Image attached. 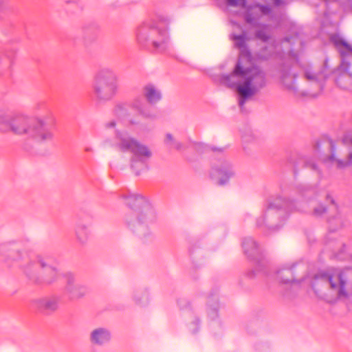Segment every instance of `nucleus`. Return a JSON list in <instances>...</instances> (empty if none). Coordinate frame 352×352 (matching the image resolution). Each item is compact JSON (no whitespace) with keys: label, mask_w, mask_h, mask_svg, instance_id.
<instances>
[{"label":"nucleus","mask_w":352,"mask_h":352,"mask_svg":"<svg viewBox=\"0 0 352 352\" xmlns=\"http://www.w3.org/2000/svg\"><path fill=\"white\" fill-rule=\"evenodd\" d=\"M234 174L230 166L224 167L223 169H214L212 173V176L214 177L217 183L220 185L225 184L229 178Z\"/></svg>","instance_id":"21"},{"label":"nucleus","mask_w":352,"mask_h":352,"mask_svg":"<svg viewBox=\"0 0 352 352\" xmlns=\"http://www.w3.org/2000/svg\"><path fill=\"white\" fill-rule=\"evenodd\" d=\"M312 287L320 298L329 302L348 296L346 278L339 270L317 274L312 281Z\"/></svg>","instance_id":"5"},{"label":"nucleus","mask_w":352,"mask_h":352,"mask_svg":"<svg viewBox=\"0 0 352 352\" xmlns=\"http://www.w3.org/2000/svg\"><path fill=\"white\" fill-rule=\"evenodd\" d=\"M255 37L263 42H267L271 38V32L269 27L265 25L259 26L255 32Z\"/></svg>","instance_id":"24"},{"label":"nucleus","mask_w":352,"mask_h":352,"mask_svg":"<svg viewBox=\"0 0 352 352\" xmlns=\"http://www.w3.org/2000/svg\"><path fill=\"white\" fill-rule=\"evenodd\" d=\"M177 304L179 305L181 309H186V314H190V309H188V308L190 307V304L187 300L184 298L179 299L177 301Z\"/></svg>","instance_id":"28"},{"label":"nucleus","mask_w":352,"mask_h":352,"mask_svg":"<svg viewBox=\"0 0 352 352\" xmlns=\"http://www.w3.org/2000/svg\"><path fill=\"white\" fill-rule=\"evenodd\" d=\"M129 107L130 106L127 103H118L113 109V114L118 119L124 122L126 125L138 124V121L129 118Z\"/></svg>","instance_id":"16"},{"label":"nucleus","mask_w":352,"mask_h":352,"mask_svg":"<svg viewBox=\"0 0 352 352\" xmlns=\"http://www.w3.org/2000/svg\"><path fill=\"white\" fill-rule=\"evenodd\" d=\"M111 338V332L105 328H97L90 333V342L97 346H102L108 343Z\"/></svg>","instance_id":"15"},{"label":"nucleus","mask_w":352,"mask_h":352,"mask_svg":"<svg viewBox=\"0 0 352 352\" xmlns=\"http://www.w3.org/2000/svg\"><path fill=\"white\" fill-rule=\"evenodd\" d=\"M171 148H174L177 151H182L184 149V145L180 142L175 140L170 146Z\"/></svg>","instance_id":"31"},{"label":"nucleus","mask_w":352,"mask_h":352,"mask_svg":"<svg viewBox=\"0 0 352 352\" xmlns=\"http://www.w3.org/2000/svg\"><path fill=\"white\" fill-rule=\"evenodd\" d=\"M131 209L125 215L127 228L143 243L152 242L155 236L151 226L157 220V212L152 204L141 195L129 192L122 196Z\"/></svg>","instance_id":"3"},{"label":"nucleus","mask_w":352,"mask_h":352,"mask_svg":"<svg viewBox=\"0 0 352 352\" xmlns=\"http://www.w3.org/2000/svg\"><path fill=\"white\" fill-rule=\"evenodd\" d=\"M77 0H66V2L67 3H70V2H76Z\"/></svg>","instance_id":"40"},{"label":"nucleus","mask_w":352,"mask_h":352,"mask_svg":"<svg viewBox=\"0 0 352 352\" xmlns=\"http://www.w3.org/2000/svg\"><path fill=\"white\" fill-rule=\"evenodd\" d=\"M39 107H45V104H37V107L38 108Z\"/></svg>","instance_id":"41"},{"label":"nucleus","mask_w":352,"mask_h":352,"mask_svg":"<svg viewBox=\"0 0 352 352\" xmlns=\"http://www.w3.org/2000/svg\"><path fill=\"white\" fill-rule=\"evenodd\" d=\"M196 330H197V329H196V327H195V329L193 330V333H195V332H196Z\"/></svg>","instance_id":"43"},{"label":"nucleus","mask_w":352,"mask_h":352,"mask_svg":"<svg viewBox=\"0 0 352 352\" xmlns=\"http://www.w3.org/2000/svg\"><path fill=\"white\" fill-rule=\"evenodd\" d=\"M258 57L262 59H267L270 57V54H265L263 51L258 54Z\"/></svg>","instance_id":"36"},{"label":"nucleus","mask_w":352,"mask_h":352,"mask_svg":"<svg viewBox=\"0 0 352 352\" xmlns=\"http://www.w3.org/2000/svg\"><path fill=\"white\" fill-rule=\"evenodd\" d=\"M305 76L306 79L312 82H318L323 80L326 76L322 72L315 73L311 68H308L305 71Z\"/></svg>","instance_id":"25"},{"label":"nucleus","mask_w":352,"mask_h":352,"mask_svg":"<svg viewBox=\"0 0 352 352\" xmlns=\"http://www.w3.org/2000/svg\"><path fill=\"white\" fill-rule=\"evenodd\" d=\"M243 247L246 254H253L256 252L257 245L252 239H247L243 243Z\"/></svg>","instance_id":"26"},{"label":"nucleus","mask_w":352,"mask_h":352,"mask_svg":"<svg viewBox=\"0 0 352 352\" xmlns=\"http://www.w3.org/2000/svg\"><path fill=\"white\" fill-rule=\"evenodd\" d=\"M136 39L142 47L157 52L165 53L171 48L168 27L161 28L154 21H146L136 30Z\"/></svg>","instance_id":"6"},{"label":"nucleus","mask_w":352,"mask_h":352,"mask_svg":"<svg viewBox=\"0 0 352 352\" xmlns=\"http://www.w3.org/2000/svg\"><path fill=\"white\" fill-rule=\"evenodd\" d=\"M296 74L290 65H283L280 71V78L283 85L288 89L296 88Z\"/></svg>","instance_id":"17"},{"label":"nucleus","mask_w":352,"mask_h":352,"mask_svg":"<svg viewBox=\"0 0 352 352\" xmlns=\"http://www.w3.org/2000/svg\"><path fill=\"white\" fill-rule=\"evenodd\" d=\"M91 231L87 225L79 221L76 223L75 227V236L76 241L81 245H85L87 243Z\"/></svg>","instance_id":"20"},{"label":"nucleus","mask_w":352,"mask_h":352,"mask_svg":"<svg viewBox=\"0 0 352 352\" xmlns=\"http://www.w3.org/2000/svg\"><path fill=\"white\" fill-rule=\"evenodd\" d=\"M196 146H197L196 143H193V147H194V148H196Z\"/></svg>","instance_id":"42"},{"label":"nucleus","mask_w":352,"mask_h":352,"mask_svg":"<svg viewBox=\"0 0 352 352\" xmlns=\"http://www.w3.org/2000/svg\"><path fill=\"white\" fill-rule=\"evenodd\" d=\"M117 125V122L116 120H111L109 121H107L104 124V126L106 129H114Z\"/></svg>","instance_id":"33"},{"label":"nucleus","mask_w":352,"mask_h":352,"mask_svg":"<svg viewBox=\"0 0 352 352\" xmlns=\"http://www.w3.org/2000/svg\"><path fill=\"white\" fill-rule=\"evenodd\" d=\"M85 151H87V152H89V151H92V149H91V148H90V147H87V148H85Z\"/></svg>","instance_id":"39"},{"label":"nucleus","mask_w":352,"mask_h":352,"mask_svg":"<svg viewBox=\"0 0 352 352\" xmlns=\"http://www.w3.org/2000/svg\"><path fill=\"white\" fill-rule=\"evenodd\" d=\"M0 254H6L8 261L15 263L25 274V269L36 263L38 256H31L27 252L10 250L8 243L0 245Z\"/></svg>","instance_id":"12"},{"label":"nucleus","mask_w":352,"mask_h":352,"mask_svg":"<svg viewBox=\"0 0 352 352\" xmlns=\"http://www.w3.org/2000/svg\"><path fill=\"white\" fill-rule=\"evenodd\" d=\"M112 146L120 152L131 153L130 166L135 175L148 170L152 151L127 131L116 130Z\"/></svg>","instance_id":"4"},{"label":"nucleus","mask_w":352,"mask_h":352,"mask_svg":"<svg viewBox=\"0 0 352 352\" xmlns=\"http://www.w3.org/2000/svg\"><path fill=\"white\" fill-rule=\"evenodd\" d=\"M160 21L164 23L166 25H168L173 21V18L170 16H161L160 17Z\"/></svg>","instance_id":"30"},{"label":"nucleus","mask_w":352,"mask_h":352,"mask_svg":"<svg viewBox=\"0 0 352 352\" xmlns=\"http://www.w3.org/2000/svg\"><path fill=\"white\" fill-rule=\"evenodd\" d=\"M294 206V204L290 200L277 199L269 206L263 214L257 219V226L259 227L266 226L271 230L276 229L278 226L276 223L281 213L280 209L292 211Z\"/></svg>","instance_id":"10"},{"label":"nucleus","mask_w":352,"mask_h":352,"mask_svg":"<svg viewBox=\"0 0 352 352\" xmlns=\"http://www.w3.org/2000/svg\"><path fill=\"white\" fill-rule=\"evenodd\" d=\"M197 319L195 317V319L192 321V323L194 324L195 326H197Z\"/></svg>","instance_id":"38"},{"label":"nucleus","mask_w":352,"mask_h":352,"mask_svg":"<svg viewBox=\"0 0 352 352\" xmlns=\"http://www.w3.org/2000/svg\"><path fill=\"white\" fill-rule=\"evenodd\" d=\"M12 10V6L7 0H0V14H8Z\"/></svg>","instance_id":"27"},{"label":"nucleus","mask_w":352,"mask_h":352,"mask_svg":"<svg viewBox=\"0 0 352 352\" xmlns=\"http://www.w3.org/2000/svg\"><path fill=\"white\" fill-rule=\"evenodd\" d=\"M129 106L136 111L140 116L144 118H153V113L151 111V107L141 97L134 98Z\"/></svg>","instance_id":"19"},{"label":"nucleus","mask_w":352,"mask_h":352,"mask_svg":"<svg viewBox=\"0 0 352 352\" xmlns=\"http://www.w3.org/2000/svg\"><path fill=\"white\" fill-rule=\"evenodd\" d=\"M333 42L342 57L340 65L334 70L336 82L343 89L352 90V72L349 71L348 61L352 57V45L339 37L333 38Z\"/></svg>","instance_id":"9"},{"label":"nucleus","mask_w":352,"mask_h":352,"mask_svg":"<svg viewBox=\"0 0 352 352\" xmlns=\"http://www.w3.org/2000/svg\"><path fill=\"white\" fill-rule=\"evenodd\" d=\"M0 131L25 136L36 142L47 143L54 139V124L49 118H30L23 114L0 110Z\"/></svg>","instance_id":"2"},{"label":"nucleus","mask_w":352,"mask_h":352,"mask_svg":"<svg viewBox=\"0 0 352 352\" xmlns=\"http://www.w3.org/2000/svg\"><path fill=\"white\" fill-rule=\"evenodd\" d=\"M227 2L232 6L245 8V19L251 25H255L261 17L272 12V8L268 5L254 3L245 7V0H227Z\"/></svg>","instance_id":"11"},{"label":"nucleus","mask_w":352,"mask_h":352,"mask_svg":"<svg viewBox=\"0 0 352 352\" xmlns=\"http://www.w3.org/2000/svg\"><path fill=\"white\" fill-rule=\"evenodd\" d=\"M142 95L150 104H155L162 98L161 91L154 85L149 83L142 88Z\"/></svg>","instance_id":"18"},{"label":"nucleus","mask_w":352,"mask_h":352,"mask_svg":"<svg viewBox=\"0 0 352 352\" xmlns=\"http://www.w3.org/2000/svg\"><path fill=\"white\" fill-rule=\"evenodd\" d=\"M61 273L47 260L38 257L36 263L25 269V276L34 285L47 287L55 283Z\"/></svg>","instance_id":"8"},{"label":"nucleus","mask_w":352,"mask_h":352,"mask_svg":"<svg viewBox=\"0 0 352 352\" xmlns=\"http://www.w3.org/2000/svg\"><path fill=\"white\" fill-rule=\"evenodd\" d=\"M277 279L283 283H289L294 280V272L292 267H284L277 273Z\"/></svg>","instance_id":"23"},{"label":"nucleus","mask_w":352,"mask_h":352,"mask_svg":"<svg viewBox=\"0 0 352 352\" xmlns=\"http://www.w3.org/2000/svg\"><path fill=\"white\" fill-rule=\"evenodd\" d=\"M133 298L135 303L140 306H144L148 302V294L146 289H137L134 291Z\"/></svg>","instance_id":"22"},{"label":"nucleus","mask_w":352,"mask_h":352,"mask_svg":"<svg viewBox=\"0 0 352 352\" xmlns=\"http://www.w3.org/2000/svg\"><path fill=\"white\" fill-rule=\"evenodd\" d=\"M231 39L234 43V46L240 50V57L232 74L225 79V83L229 87H236L238 94L241 98L239 104L241 108L243 106L245 99L254 95L260 89L265 85L264 72L257 67L250 69L245 68L242 65V59H250V53L247 50L246 34H232Z\"/></svg>","instance_id":"1"},{"label":"nucleus","mask_w":352,"mask_h":352,"mask_svg":"<svg viewBox=\"0 0 352 352\" xmlns=\"http://www.w3.org/2000/svg\"><path fill=\"white\" fill-rule=\"evenodd\" d=\"M195 252V248H189V253H190V256H192L193 253Z\"/></svg>","instance_id":"37"},{"label":"nucleus","mask_w":352,"mask_h":352,"mask_svg":"<svg viewBox=\"0 0 352 352\" xmlns=\"http://www.w3.org/2000/svg\"><path fill=\"white\" fill-rule=\"evenodd\" d=\"M60 301V296L52 295L33 299L31 300V305L34 308L41 312L52 313L58 309Z\"/></svg>","instance_id":"14"},{"label":"nucleus","mask_w":352,"mask_h":352,"mask_svg":"<svg viewBox=\"0 0 352 352\" xmlns=\"http://www.w3.org/2000/svg\"><path fill=\"white\" fill-rule=\"evenodd\" d=\"M175 140L174 139L173 136L170 134V133H167L166 135V138H165V140H164V142L166 144H167L168 146H170V144L175 141Z\"/></svg>","instance_id":"34"},{"label":"nucleus","mask_w":352,"mask_h":352,"mask_svg":"<svg viewBox=\"0 0 352 352\" xmlns=\"http://www.w3.org/2000/svg\"><path fill=\"white\" fill-rule=\"evenodd\" d=\"M10 60L8 59L6 54H1L0 56V69L6 67H9Z\"/></svg>","instance_id":"29"},{"label":"nucleus","mask_w":352,"mask_h":352,"mask_svg":"<svg viewBox=\"0 0 352 352\" xmlns=\"http://www.w3.org/2000/svg\"><path fill=\"white\" fill-rule=\"evenodd\" d=\"M60 276L65 283L64 293L70 300L79 299L85 295L87 289L78 282L75 273L65 271L61 273Z\"/></svg>","instance_id":"13"},{"label":"nucleus","mask_w":352,"mask_h":352,"mask_svg":"<svg viewBox=\"0 0 352 352\" xmlns=\"http://www.w3.org/2000/svg\"><path fill=\"white\" fill-rule=\"evenodd\" d=\"M272 4L279 6L285 3V0H270Z\"/></svg>","instance_id":"35"},{"label":"nucleus","mask_w":352,"mask_h":352,"mask_svg":"<svg viewBox=\"0 0 352 352\" xmlns=\"http://www.w3.org/2000/svg\"><path fill=\"white\" fill-rule=\"evenodd\" d=\"M118 76L110 68H103L95 75L93 82V91L96 99L100 102L111 100L118 89Z\"/></svg>","instance_id":"7"},{"label":"nucleus","mask_w":352,"mask_h":352,"mask_svg":"<svg viewBox=\"0 0 352 352\" xmlns=\"http://www.w3.org/2000/svg\"><path fill=\"white\" fill-rule=\"evenodd\" d=\"M325 211H326L325 208L323 207L322 206H320L314 209V214L316 216H320V215L322 214Z\"/></svg>","instance_id":"32"}]
</instances>
